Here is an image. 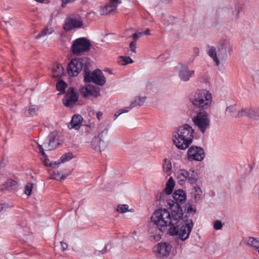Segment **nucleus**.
<instances>
[{
	"mask_svg": "<svg viewBox=\"0 0 259 259\" xmlns=\"http://www.w3.org/2000/svg\"><path fill=\"white\" fill-rule=\"evenodd\" d=\"M85 63H90L87 59L77 58L71 60L69 63L67 71L70 76H76L85 66Z\"/></svg>",
	"mask_w": 259,
	"mask_h": 259,
	"instance_id": "obj_11",
	"label": "nucleus"
},
{
	"mask_svg": "<svg viewBox=\"0 0 259 259\" xmlns=\"http://www.w3.org/2000/svg\"><path fill=\"white\" fill-rule=\"evenodd\" d=\"M146 100V97H137L135 99L131 102L130 105L128 107H126L128 109V111L131 110L133 108L137 106H141L145 102Z\"/></svg>",
	"mask_w": 259,
	"mask_h": 259,
	"instance_id": "obj_30",
	"label": "nucleus"
},
{
	"mask_svg": "<svg viewBox=\"0 0 259 259\" xmlns=\"http://www.w3.org/2000/svg\"><path fill=\"white\" fill-rule=\"evenodd\" d=\"M171 224V217L166 209H159L154 212L149 223L148 232L155 241L161 239V236L167 226Z\"/></svg>",
	"mask_w": 259,
	"mask_h": 259,
	"instance_id": "obj_1",
	"label": "nucleus"
},
{
	"mask_svg": "<svg viewBox=\"0 0 259 259\" xmlns=\"http://www.w3.org/2000/svg\"><path fill=\"white\" fill-rule=\"evenodd\" d=\"M33 184L28 183L25 188V193L27 195H30L32 193V190Z\"/></svg>",
	"mask_w": 259,
	"mask_h": 259,
	"instance_id": "obj_43",
	"label": "nucleus"
},
{
	"mask_svg": "<svg viewBox=\"0 0 259 259\" xmlns=\"http://www.w3.org/2000/svg\"><path fill=\"white\" fill-rule=\"evenodd\" d=\"M60 243L63 251L66 250L67 248L68 244L64 242H61Z\"/></svg>",
	"mask_w": 259,
	"mask_h": 259,
	"instance_id": "obj_50",
	"label": "nucleus"
},
{
	"mask_svg": "<svg viewBox=\"0 0 259 259\" xmlns=\"http://www.w3.org/2000/svg\"><path fill=\"white\" fill-rule=\"evenodd\" d=\"M192 121L194 125L203 134L210 127V121L209 115L204 110L197 112L196 115L193 118Z\"/></svg>",
	"mask_w": 259,
	"mask_h": 259,
	"instance_id": "obj_8",
	"label": "nucleus"
},
{
	"mask_svg": "<svg viewBox=\"0 0 259 259\" xmlns=\"http://www.w3.org/2000/svg\"><path fill=\"white\" fill-rule=\"evenodd\" d=\"M177 177L181 185H183L186 182L194 184L197 181V173L194 169H180L177 172Z\"/></svg>",
	"mask_w": 259,
	"mask_h": 259,
	"instance_id": "obj_10",
	"label": "nucleus"
},
{
	"mask_svg": "<svg viewBox=\"0 0 259 259\" xmlns=\"http://www.w3.org/2000/svg\"><path fill=\"white\" fill-rule=\"evenodd\" d=\"M238 110L237 109L236 104L228 106L225 111V115L227 117H238Z\"/></svg>",
	"mask_w": 259,
	"mask_h": 259,
	"instance_id": "obj_28",
	"label": "nucleus"
},
{
	"mask_svg": "<svg viewBox=\"0 0 259 259\" xmlns=\"http://www.w3.org/2000/svg\"><path fill=\"white\" fill-rule=\"evenodd\" d=\"M17 183L13 180L10 179L7 181L1 186V190L2 191H11L17 188Z\"/></svg>",
	"mask_w": 259,
	"mask_h": 259,
	"instance_id": "obj_26",
	"label": "nucleus"
},
{
	"mask_svg": "<svg viewBox=\"0 0 259 259\" xmlns=\"http://www.w3.org/2000/svg\"><path fill=\"white\" fill-rule=\"evenodd\" d=\"M173 203L177 204V206H180V204L185 202L186 200V194L182 189L175 190L173 194Z\"/></svg>",
	"mask_w": 259,
	"mask_h": 259,
	"instance_id": "obj_21",
	"label": "nucleus"
},
{
	"mask_svg": "<svg viewBox=\"0 0 259 259\" xmlns=\"http://www.w3.org/2000/svg\"><path fill=\"white\" fill-rule=\"evenodd\" d=\"M91 44L86 37H80L73 41L71 46L72 54L75 55H81L90 51Z\"/></svg>",
	"mask_w": 259,
	"mask_h": 259,
	"instance_id": "obj_9",
	"label": "nucleus"
},
{
	"mask_svg": "<svg viewBox=\"0 0 259 259\" xmlns=\"http://www.w3.org/2000/svg\"><path fill=\"white\" fill-rule=\"evenodd\" d=\"M121 3L119 0H111L109 4L103 7L101 10V13L102 15H108L111 12L114 11L118 5Z\"/></svg>",
	"mask_w": 259,
	"mask_h": 259,
	"instance_id": "obj_22",
	"label": "nucleus"
},
{
	"mask_svg": "<svg viewBox=\"0 0 259 259\" xmlns=\"http://www.w3.org/2000/svg\"><path fill=\"white\" fill-rule=\"evenodd\" d=\"M6 164V161H5L4 160H2L0 162V167H2L4 166V165H5Z\"/></svg>",
	"mask_w": 259,
	"mask_h": 259,
	"instance_id": "obj_52",
	"label": "nucleus"
},
{
	"mask_svg": "<svg viewBox=\"0 0 259 259\" xmlns=\"http://www.w3.org/2000/svg\"><path fill=\"white\" fill-rule=\"evenodd\" d=\"M65 178H66L65 177H64V176H62V179L64 180V179H65Z\"/></svg>",
	"mask_w": 259,
	"mask_h": 259,
	"instance_id": "obj_58",
	"label": "nucleus"
},
{
	"mask_svg": "<svg viewBox=\"0 0 259 259\" xmlns=\"http://www.w3.org/2000/svg\"><path fill=\"white\" fill-rule=\"evenodd\" d=\"M254 79L255 78V75L253 76Z\"/></svg>",
	"mask_w": 259,
	"mask_h": 259,
	"instance_id": "obj_59",
	"label": "nucleus"
},
{
	"mask_svg": "<svg viewBox=\"0 0 259 259\" xmlns=\"http://www.w3.org/2000/svg\"><path fill=\"white\" fill-rule=\"evenodd\" d=\"M62 1V7H65L66 5L68 3L73 2L75 0H61Z\"/></svg>",
	"mask_w": 259,
	"mask_h": 259,
	"instance_id": "obj_48",
	"label": "nucleus"
},
{
	"mask_svg": "<svg viewBox=\"0 0 259 259\" xmlns=\"http://www.w3.org/2000/svg\"><path fill=\"white\" fill-rule=\"evenodd\" d=\"M38 148L39 149V152L41 154V155L44 156V158H46V159L45 160V164L46 165H49V163L48 162L49 161V159L47 158V155L45 153L44 148L42 147V146L41 145L38 144Z\"/></svg>",
	"mask_w": 259,
	"mask_h": 259,
	"instance_id": "obj_40",
	"label": "nucleus"
},
{
	"mask_svg": "<svg viewBox=\"0 0 259 259\" xmlns=\"http://www.w3.org/2000/svg\"><path fill=\"white\" fill-rule=\"evenodd\" d=\"M142 33H143V34L149 35L150 34V30L149 29H147L145 31H144V32H143Z\"/></svg>",
	"mask_w": 259,
	"mask_h": 259,
	"instance_id": "obj_53",
	"label": "nucleus"
},
{
	"mask_svg": "<svg viewBox=\"0 0 259 259\" xmlns=\"http://www.w3.org/2000/svg\"><path fill=\"white\" fill-rule=\"evenodd\" d=\"M206 51L207 54L213 59L218 66L220 65L219 58L226 59L229 55L219 45L218 47V51H217L215 47L212 46H208L206 48Z\"/></svg>",
	"mask_w": 259,
	"mask_h": 259,
	"instance_id": "obj_12",
	"label": "nucleus"
},
{
	"mask_svg": "<svg viewBox=\"0 0 259 259\" xmlns=\"http://www.w3.org/2000/svg\"><path fill=\"white\" fill-rule=\"evenodd\" d=\"M219 46L223 49V50L227 52L228 55H230L233 51V47L231 44L229 39L225 38L222 40L219 44Z\"/></svg>",
	"mask_w": 259,
	"mask_h": 259,
	"instance_id": "obj_27",
	"label": "nucleus"
},
{
	"mask_svg": "<svg viewBox=\"0 0 259 259\" xmlns=\"http://www.w3.org/2000/svg\"><path fill=\"white\" fill-rule=\"evenodd\" d=\"M191 194L192 197L195 201H197L201 198L202 190L200 187L195 186L192 188Z\"/></svg>",
	"mask_w": 259,
	"mask_h": 259,
	"instance_id": "obj_31",
	"label": "nucleus"
},
{
	"mask_svg": "<svg viewBox=\"0 0 259 259\" xmlns=\"http://www.w3.org/2000/svg\"><path fill=\"white\" fill-rule=\"evenodd\" d=\"M195 72L194 70H190L187 65L182 64L179 70L178 76L180 79L184 82L188 81Z\"/></svg>",
	"mask_w": 259,
	"mask_h": 259,
	"instance_id": "obj_18",
	"label": "nucleus"
},
{
	"mask_svg": "<svg viewBox=\"0 0 259 259\" xmlns=\"http://www.w3.org/2000/svg\"><path fill=\"white\" fill-rule=\"evenodd\" d=\"M78 99L77 93L73 88H70L67 90L65 98L62 102L64 105L69 108L73 107L77 102Z\"/></svg>",
	"mask_w": 259,
	"mask_h": 259,
	"instance_id": "obj_14",
	"label": "nucleus"
},
{
	"mask_svg": "<svg viewBox=\"0 0 259 259\" xmlns=\"http://www.w3.org/2000/svg\"><path fill=\"white\" fill-rule=\"evenodd\" d=\"M199 54V49L198 47H195L193 49L192 57L194 59Z\"/></svg>",
	"mask_w": 259,
	"mask_h": 259,
	"instance_id": "obj_47",
	"label": "nucleus"
},
{
	"mask_svg": "<svg viewBox=\"0 0 259 259\" xmlns=\"http://www.w3.org/2000/svg\"><path fill=\"white\" fill-rule=\"evenodd\" d=\"M163 2H168L169 1V0H162Z\"/></svg>",
	"mask_w": 259,
	"mask_h": 259,
	"instance_id": "obj_57",
	"label": "nucleus"
},
{
	"mask_svg": "<svg viewBox=\"0 0 259 259\" xmlns=\"http://www.w3.org/2000/svg\"><path fill=\"white\" fill-rule=\"evenodd\" d=\"M171 217V224L170 227H173L176 225L181 223V221H185L186 218L183 217V213L180 206H177L176 209L171 211L170 214Z\"/></svg>",
	"mask_w": 259,
	"mask_h": 259,
	"instance_id": "obj_19",
	"label": "nucleus"
},
{
	"mask_svg": "<svg viewBox=\"0 0 259 259\" xmlns=\"http://www.w3.org/2000/svg\"><path fill=\"white\" fill-rule=\"evenodd\" d=\"M250 118L253 119L254 120L259 119V109L251 108Z\"/></svg>",
	"mask_w": 259,
	"mask_h": 259,
	"instance_id": "obj_38",
	"label": "nucleus"
},
{
	"mask_svg": "<svg viewBox=\"0 0 259 259\" xmlns=\"http://www.w3.org/2000/svg\"><path fill=\"white\" fill-rule=\"evenodd\" d=\"M106 250H107V247H106V246H105L104 247V248L100 252H101V254H104L106 252Z\"/></svg>",
	"mask_w": 259,
	"mask_h": 259,
	"instance_id": "obj_54",
	"label": "nucleus"
},
{
	"mask_svg": "<svg viewBox=\"0 0 259 259\" xmlns=\"http://www.w3.org/2000/svg\"><path fill=\"white\" fill-rule=\"evenodd\" d=\"M128 206L126 204H119L117 206V211L120 213H125L128 211Z\"/></svg>",
	"mask_w": 259,
	"mask_h": 259,
	"instance_id": "obj_39",
	"label": "nucleus"
},
{
	"mask_svg": "<svg viewBox=\"0 0 259 259\" xmlns=\"http://www.w3.org/2000/svg\"><path fill=\"white\" fill-rule=\"evenodd\" d=\"M163 171L167 175L170 176L172 171L171 163L170 160L164 159L163 163Z\"/></svg>",
	"mask_w": 259,
	"mask_h": 259,
	"instance_id": "obj_32",
	"label": "nucleus"
},
{
	"mask_svg": "<svg viewBox=\"0 0 259 259\" xmlns=\"http://www.w3.org/2000/svg\"><path fill=\"white\" fill-rule=\"evenodd\" d=\"M80 92L85 98H88L92 96L97 97L100 96L99 88L93 85H88L81 88Z\"/></svg>",
	"mask_w": 259,
	"mask_h": 259,
	"instance_id": "obj_17",
	"label": "nucleus"
},
{
	"mask_svg": "<svg viewBox=\"0 0 259 259\" xmlns=\"http://www.w3.org/2000/svg\"><path fill=\"white\" fill-rule=\"evenodd\" d=\"M241 10V7L239 6L224 7L219 8L216 12V15L219 18L224 19L227 22L231 23L237 21Z\"/></svg>",
	"mask_w": 259,
	"mask_h": 259,
	"instance_id": "obj_5",
	"label": "nucleus"
},
{
	"mask_svg": "<svg viewBox=\"0 0 259 259\" xmlns=\"http://www.w3.org/2000/svg\"><path fill=\"white\" fill-rule=\"evenodd\" d=\"M171 245L167 242L158 243L154 248V251L157 257L163 258L167 257L171 251Z\"/></svg>",
	"mask_w": 259,
	"mask_h": 259,
	"instance_id": "obj_15",
	"label": "nucleus"
},
{
	"mask_svg": "<svg viewBox=\"0 0 259 259\" xmlns=\"http://www.w3.org/2000/svg\"><path fill=\"white\" fill-rule=\"evenodd\" d=\"M129 111H128V109L127 108V107H124V108H122V109H120L119 110H118V111H117L115 114H114V120H116L117 117L120 115H121V114L122 113H127Z\"/></svg>",
	"mask_w": 259,
	"mask_h": 259,
	"instance_id": "obj_42",
	"label": "nucleus"
},
{
	"mask_svg": "<svg viewBox=\"0 0 259 259\" xmlns=\"http://www.w3.org/2000/svg\"><path fill=\"white\" fill-rule=\"evenodd\" d=\"M54 77H61L64 74V69L61 64H57L54 66L52 69Z\"/></svg>",
	"mask_w": 259,
	"mask_h": 259,
	"instance_id": "obj_29",
	"label": "nucleus"
},
{
	"mask_svg": "<svg viewBox=\"0 0 259 259\" xmlns=\"http://www.w3.org/2000/svg\"><path fill=\"white\" fill-rule=\"evenodd\" d=\"M54 32V29L53 27L47 26L46 28L41 31V32L37 35V37H44L48 34H51Z\"/></svg>",
	"mask_w": 259,
	"mask_h": 259,
	"instance_id": "obj_35",
	"label": "nucleus"
},
{
	"mask_svg": "<svg viewBox=\"0 0 259 259\" xmlns=\"http://www.w3.org/2000/svg\"><path fill=\"white\" fill-rule=\"evenodd\" d=\"M193 223L191 219H186L181 221V223L170 227L169 233L171 236H176L182 241L187 240L191 232Z\"/></svg>",
	"mask_w": 259,
	"mask_h": 259,
	"instance_id": "obj_4",
	"label": "nucleus"
},
{
	"mask_svg": "<svg viewBox=\"0 0 259 259\" xmlns=\"http://www.w3.org/2000/svg\"><path fill=\"white\" fill-rule=\"evenodd\" d=\"M109 142L108 130L105 128L92 139V145L96 151L101 152L105 149Z\"/></svg>",
	"mask_w": 259,
	"mask_h": 259,
	"instance_id": "obj_7",
	"label": "nucleus"
},
{
	"mask_svg": "<svg viewBox=\"0 0 259 259\" xmlns=\"http://www.w3.org/2000/svg\"><path fill=\"white\" fill-rule=\"evenodd\" d=\"M137 42L135 41H132L130 44V49L133 53H136Z\"/></svg>",
	"mask_w": 259,
	"mask_h": 259,
	"instance_id": "obj_45",
	"label": "nucleus"
},
{
	"mask_svg": "<svg viewBox=\"0 0 259 259\" xmlns=\"http://www.w3.org/2000/svg\"><path fill=\"white\" fill-rule=\"evenodd\" d=\"M83 118L80 115H74L71 121L68 123V127L69 129L78 130L82 123Z\"/></svg>",
	"mask_w": 259,
	"mask_h": 259,
	"instance_id": "obj_24",
	"label": "nucleus"
},
{
	"mask_svg": "<svg viewBox=\"0 0 259 259\" xmlns=\"http://www.w3.org/2000/svg\"><path fill=\"white\" fill-rule=\"evenodd\" d=\"M83 25L81 18L79 17H71L66 19L64 25V29L69 31L75 28H79Z\"/></svg>",
	"mask_w": 259,
	"mask_h": 259,
	"instance_id": "obj_16",
	"label": "nucleus"
},
{
	"mask_svg": "<svg viewBox=\"0 0 259 259\" xmlns=\"http://www.w3.org/2000/svg\"><path fill=\"white\" fill-rule=\"evenodd\" d=\"M73 157L72 153H67L63 154L60 158V161L61 163L65 162L72 159Z\"/></svg>",
	"mask_w": 259,
	"mask_h": 259,
	"instance_id": "obj_37",
	"label": "nucleus"
},
{
	"mask_svg": "<svg viewBox=\"0 0 259 259\" xmlns=\"http://www.w3.org/2000/svg\"><path fill=\"white\" fill-rule=\"evenodd\" d=\"M39 110L38 106L30 105L25 107L24 114L27 117H33L37 115Z\"/></svg>",
	"mask_w": 259,
	"mask_h": 259,
	"instance_id": "obj_25",
	"label": "nucleus"
},
{
	"mask_svg": "<svg viewBox=\"0 0 259 259\" xmlns=\"http://www.w3.org/2000/svg\"><path fill=\"white\" fill-rule=\"evenodd\" d=\"M61 161L59 162H52L49 163V165L52 168H56L59 164L61 163Z\"/></svg>",
	"mask_w": 259,
	"mask_h": 259,
	"instance_id": "obj_49",
	"label": "nucleus"
},
{
	"mask_svg": "<svg viewBox=\"0 0 259 259\" xmlns=\"http://www.w3.org/2000/svg\"><path fill=\"white\" fill-rule=\"evenodd\" d=\"M143 35L142 32L139 33H135L132 35V37L133 38L134 40L133 41H135L136 42L138 38L141 37Z\"/></svg>",
	"mask_w": 259,
	"mask_h": 259,
	"instance_id": "obj_46",
	"label": "nucleus"
},
{
	"mask_svg": "<svg viewBox=\"0 0 259 259\" xmlns=\"http://www.w3.org/2000/svg\"><path fill=\"white\" fill-rule=\"evenodd\" d=\"M102 114H103L102 112H101V111H99V112H98L97 113V115H97V117L98 119V120H100L101 119V117L102 116Z\"/></svg>",
	"mask_w": 259,
	"mask_h": 259,
	"instance_id": "obj_51",
	"label": "nucleus"
},
{
	"mask_svg": "<svg viewBox=\"0 0 259 259\" xmlns=\"http://www.w3.org/2000/svg\"><path fill=\"white\" fill-rule=\"evenodd\" d=\"M194 130L187 124L175 129L172 133V141L176 147L180 150H186L192 143Z\"/></svg>",
	"mask_w": 259,
	"mask_h": 259,
	"instance_id": "obj_2",
	"label": "nucleus"
},
{
	"mask_svg": "<svg viewBox=\"0 0 259 259\" xmlns=\"http://www.w3.org/2000/svg\"><path fill=\"white\" fill-rule=\"evenodd\" d=\"M247 244L251 246L255 249L258 248L259 246V239L255 238L254 237H249L247 241Z\"/></svg>",
	"mask_w": 259,
	"mask_h": 259,
	"instance_id": "obj_33",
	"label": "nucleus"
},
{
	"mask_svg": "<svg viewBox=\"0 0 259 259\" xmlns=\"http://www.w3.org/2000/svg\"><path fill=\"white\" fill-rule=\"evenodd\" d=\"M49 142L47 144H44L45 147L48 150H52L56 148L59 145L58 134L56 132L51 133L48 136Z\"/></svg>",
	"mask_w": 259,
	"mask_h": 259,
	"instance_id": "obj_20",
	"label": "nucleus"
},
{
	"mask_svg": "<svg viewBox=\"0 0 259 259\" xmlns=\"http://www.w3.org/2000/svg\"><path fill=\"white\" fill-rule=\"evenodd\" d=\"M90 66V63H85L83 68L84 81L86 82H93L97 85H103L106 82V79L102 71L97 69L91 73Z\"/></svg>",
	"mask_w": 259,
	"mask_h": 259,
	"instance_id": "obj_6",
	"label": "nucleus"
},
{
	"mask_svg": "<svg viewBox=\"0 0 259 259\" xmlns=\"http://www.w3.org/2000/svg\"><path fill=\"white\" fill-rule=\"evenodd\" d=\"M189 101L195 108L206 109L211 105L212 95L207 90L198 89L190 94Z\"/></svg>",
	"mask_w": 259,
	"mask_h": 259,
	"instance_id": "obj_3",
	"label": "nucleus"
},
{
	"mask_svg": "<svg viewBox=\"0 0 259 259\" xmlns=\"http://www.w3.org/2000/svg\"><path fill=\"white\" fill-rule=\"evenodd\" d=\"M223 227V224L220 221H215L213 224V227L215 230H220Z\"/></svg>",
	"mask_w": 259,
	"mask_h": 259,
	"instance_id": "obj_44",
	"label": "nucleus"
},
{
	"mask_svg": "<svg viewBox=\"0 0 259 259\" xmlns=\"http://www.w3.org/2000/svg\"><path fill=\"white\" fill-rule=\"evenodd\" d=\"M187 158L189 161H202L205 157L204 149L198 146H192L187 151Z\"/></svg>",
	"mask_w": 259,
	"mask_h": 259,
	"instance_id": "obj_13",
	"label": "nucleus"
},
{
	"mask_svg": "<svg viewBox=\"0 0 259 259\" xmlns=\"http://www.w3.org/2000/svg\"><path fill=\"white\" fill-rule=\"evenodd\" d=\"M67 86V84L62 80H59L56 84L57 90L60 91L61 93H64Z\"/></svg>",
	"mask_w": 259,
	"mask_h": 259,
	"instance_id": "obj_36",
	"label": "nucleus"
},
{
	"mask_svg": "<svg viewBox=\"0 0 259 259\" xmlns=\"http://www.w3.org/2000/svg\"><path fill=\"white\" fill-rule=\"evenodd\" d=\"M4 208V205L3 204H0V212L2 211Z\"/></svg>",
	"mask_w": 259,
	"mask_h": 259,
	"instance_id": "obj_55",
	"label": "nucleus"
},
{
	"mask_svg": "<svg viewBox=\"0 0 259 259\" xmlns=\"http://www.w3.org/2000/svg\"><path fill=\"white\" fill-rule=\"evenodd\" d=\"M251 108H242L241 110L239 111L237 114L238 117H241L243 116H248L250 118L251 114Z\"/></svg>",
	"mask_w": 259,
	"mask_h": 259,
	"instance_id": "obj_34",
	"label": "nucleus"
},
{
	"mask_svg": "<svg viewBox=\"0 0 259 259\" xmlns=\"http://www.w3.org/2000/svg\"><path fill=\"white\" fill-rule=\"evenodd\" d=\"M120 63L122 65H126L128 63H132L133 62V60L130 57H120Z\"/></svg>",
	"mask_w": 259,
	"mask_h": 259,
	"instance_id": "obj_41",
	"label": "nucleus"
},
{
	"mask_svg": "<svg viewBox=\"0 0 259 259\" xmlns=\"http://www.w3.org/2000/svg\"><path fill=\"white\" fill-rule=\"evenodd\" d=\"M175 186V183L173 178L172 177H170L166 182V187L164 189V191L160 193L159 199H163L165 194H170L173 191Z\"/></svg>",
	"mask_w": 259,
	"mask_h": 259,
	"instance_id": "obj_23",
	"label": "nucleus"
},
{
	"mask_svg": "<svg viewBox=\"0 0 259 259\" xmlns=\"http://www.w3.org/2000/svg\"><path fill=\"white\" fill-rule=\"evenodd\" d=\"M193 208L192 207H189L188 208V212H189L190 211H193Z\"/></svg>",
	"mask_w": 259,
	"mask_h": 259,
	"instance_id": "obj_56",
	"label": "nucleus"
}]
</instances>
